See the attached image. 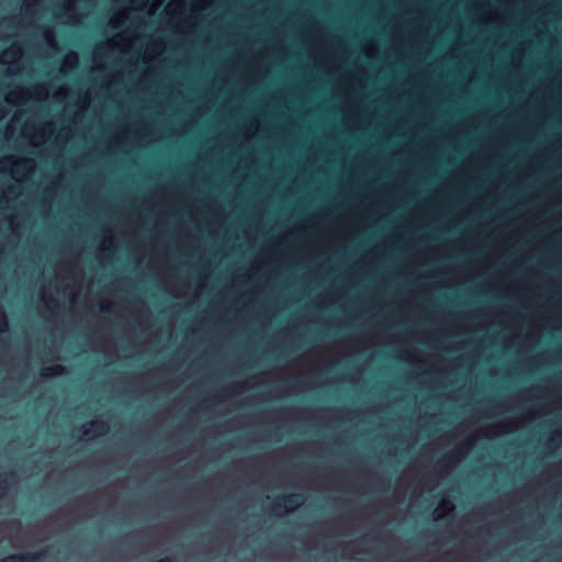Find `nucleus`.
Segmentation results:
<instances>
[{
    "label": "nucleus",
    "instance_id": "1",
    "mask_svg": "<svg viewBox=\"0 0 562 562\" xmlns=\"http://www.w3.org/2000/svg\"><path fill=\"white\" fill-rule=\"evenodd\" d=\"M303 499V495L297 493L280 495L273 499L271 510L277 515L289 513L297 508Z\"/></svg>",
    "mask_w": 562,
    "mask_h": 562
},
{
    "label": "nucleus",
    "instance_id": "2",
    "mask_svg": "<svg viewBox=\"0 0 562 562\" xmlns=\"http://www.w3.org/2000/svg\"><path fill=\"white\" fill-rule=\"evenodd\" d=\"M48 549H43L38 552L14 553L2 559L0 562H37L46 557Z\"/></svg>",
    "mask_w": 562,
    "mask_h": 562
},
{
    "label": "nucleus",
    "instance_id": "3",
    "mask_svg": "<svg viewBox=\"0 0 562 562\" xmlns=\"http://www.w3.org/2000/svg\"><path fill=\"white\" fill-rule=\"evenodd\" d=\"M89 427H86V426H82L80 428V431L82 435H88L90 429H92L94 432L97 434H105L109 429V426L106 424V422L102 420V419H94V420H91L89 424H88Z\"/></svg>",
    "mask_w": 562,
    "mask_h": 562
},
{
    "label": "nucleus",
    "instance_id": "4",
    "mask_svg": "<svg viewBox=\"0 0 562 562\" xmlns=\"http://www.w3.org/2000/svg\"><path fill=\"white\" fill-rule=\"evenodd\" d=\"M15 480V473L9 472L3 475H0V498L5 495L9 490V486Z\"/></svg>",
    "mask_w": 562,
    "mask_h": 562
},
{
    "label": "nucleus",
    "instance_id": "5",
    "mask_svg": "<svg viewBox=\"0 0 562 562\" xmlns=\"http://www.w3.org/2000/svg\"><path fill=\"white\" fill-rule=\"evenodd\" d=\"M65 372H66V369H65L64 366H61V364H54V366H50L48 368H45L41 372V375L45 376V378L59 376V375L64 374Z\"/></svg>",
    "mask_w": 562,
    "mask_h": 562
},
{
    "label": "nucleus",
    "instance_id": "6",
    "mask_svg": "<svg viewBox=\"0 0 562 562\" xmlns=\"http://www.w3.org/2000/svg\"><path fill=\"white\" fill-rule=\"evenodd\" d=\"M9 329V321L7 315L0 310V333H5Z\"/></svg>",
    "mask_w": 562,
    "mask_h": 562
},
{
    "label": "nucleus",
    "instance_id": "7",
    "mask_svg": "<svg viewBox=\"0 0 562 562\" xmlns=\"http://www.w3.org/2000/svg\"><path fill=\"white\" fill-rule=\"evenodd\" d=\"M43 35H44V38H45L48 43L54 42V40H55V35H54V32H53L52 30H46V31H44V34H43Z\"/></svg>",
    "mask_w": 562,
    "mask_h": 562
},
{
    "label": "nucleus",
    "instance_id": "8",
    "mask_svg": "<svg viewBox=\"0 0 562 562\" xmlns=\"http://www.w3.org/2000/svg\"><path fill=\"white\" fill-rule=\"evenodd\" d=\"M43 301L46 304V306H49L50 303L56 304V300L53 297L45 296V297H43Z\"/></svg>",
    "mask_w": 562,
    "mask_h": 562
},
{
    "label": "nucleus",
    "instance_id": "9",
    "mask_svg": "<svg viewBox=\"0 0 562 562\" xmlns=\"http://www.w3.org/2000/svg\"><path fill=\"white\" fill-rule=\"evenodd\" d=\"M32 164H33V161L31 159L25 158V159L20 160L19 166L25 167L26 165H32Z\"/></svg>",
    "mask_w": 562,
    "mask_h": 562
},
{
    "label": "nucleus",
    "instance_id": "10",
    "mask_svg": "<svg viewBox=\"0 0 562 562\" xmlns=\"http://www.w3.org/2000/svg\"><path fill=\"white\" fill-rule=\"evenodd\" d=\"M18 53H20V50H13V49H12V50H8V52H7V54H10V55H12V56H16V55H18Z\"/></svg>",
    "mask_w": 562,
    "mask_h": 562
},
{
    "label": "nucleus",
    "instance_id": "11",
    "mask_svg": "<svg viewBox=\"0 0 562 562\" xmlns=\"http://www.w3.org/2000/svg\"><path fill=\"white\" fill-rule=\"evenodd\" d=\"M102 311H109V305H101Z\"/></svg>",
    "mask_w": 562,
    "mask_h": 562
},
{
    "label": "nucleus",
    "instance_id": "12",
    "mask_svg": "<svg viewBox=\"0 0 562 562\" xmlns=\"http://www.w3.org/2000/svg\"><path fill=\"white\" fill-rule=\"evenodd\" d=\"M452 458H453V454H450V456H448V457H447V460H448V461H451V460H452Z\"/></svg>",
    "mask_w": 562,
    "mask_h": 562
},
{
    "label": "nucleus",
    "instance_id": "13",
    "mask_svg": "<svg viewBox=\"0 0 562 562\" xmlns=\"http://www.w3.org/2000/svg\"><path fill=\"white\" fill-rule=\"evenodd\" d=\"M31 7H32V3H31V2H29V3L26 4V8L29 9V8H31Z\"/></svg>",
    "mask_w": 562,
    "mask_h": 562
},
{
    "label": "nucleus",
    "instance_id": "14",
    "mask_svg": "<svg viewBox=\"0 0 562 562\" xmlns=\"http://www.w3.org/2000/svg\"><path fill=\"white\" fill-rule=\"evenodd\" d=\"M231 392H232V390H231V389H227V390L225 391V393H227V394H228V393H231Z\"/></svg>",
    "mask_w": 562,
    "mask_h": 562
}]
</instances>
